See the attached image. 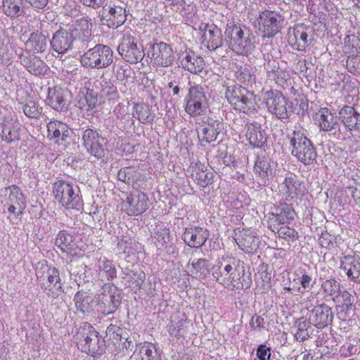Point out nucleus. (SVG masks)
Instances as JSON below:
<instances>
[{"label": "nucleus", "mask_w": 360, "mask_h": 360, "mask_svg": "<svg viewBox=\"0 0 360 360\" xmlns=\"http://www.w3.org/2000/svg\"><path fill=\"white\" fill-rule=\"evenodd\" d=\"M212 276L218 283L230 290L248 288L252 283L250 277L245 276L243 262L229 255L217 259L212 267Z\"/></svg>", "instance_id": "1"}, {"label": "nucleus", "mask_w": 360, "mask_h": 360, "mask_svg": "<svg viewBox=\"0 0 360 360\" xmlns=\"http://www.w3.org/2000/svg\"><path fill=\"white\" fill-rule=\"evenodd\" d=\"M36 276L49 296L56 298L62 293L60 278L56 267L48 266L45 261L39 262L36 266Z\"/></svg>", "instance_id": "2"}, {"label": "nucleus", "mask_w": 360, "mask_h": 360, "mask_svg": "<svg viewBox=\"0 0 360 360\" xmlns=\"http://www.w3.org/2000/svg\"><path fill=\"white\" fill-rule=\"evenodd\" d=\"M117 50L124 60L132 64L141 61L145 56L142 44L139 41L135 33L131 30L123 32Z\"/></svg>", "instance_id": "3"}, {"label": "nucleus", "mask_w": 360, "mask_h": 360, "mask_svg": "<svg viewBox=\"0 0 360 360\" xmlns=\"http://www.w3.org/2000/svg\"><path fill=\"white\" fill-rule=\"evenodd\" d=\"M292 154L304 165L313 163L316 159V152L311 142L301 131H294L289 136Z\"/></svg>", "instance_id": "4"}, {"label": "nucleus", "mask_w": 360, "mask_h": 360, "mask_svg": "<svg viewBox=\"0 0 360 360\" xmlns=\"http://www.w3.org/2000/svg\"><path fill=\"white\" fill-rule=\"evenodd\" d=\"M225 96L229 103L240 112L247 113L256 108L255 94L240 85L228 86Z\"/></svg>", "instance_id": "5"}, {"label": "nucleus", "mask_w": 360, "mask_h": 360, "mask_svg": "<svg viewBox=\"0 0 360 360\" xmlns=\"http://www.w3.org/2000/svg\"><path fill=\"white\" fill-rule=\"evenodd\" d=\"M225 36L230 48L238 54H246L252 49L249 30L245 27L231 22L227 25Z\"/></svg>", "instance_id": "6"}, {"label": "nucleus", "mask_w": 360, "mask_h": 360, "mask_svg": "<svg viewBox=\"0 0 360 360\" xmlns=\"http://www.w3.org/2000/svg\"><path fill=\"white\" fill-rule=\"evenodd\" d=\"M113 61V52L105 45L98 44L86 51L81 56L82 65L88 68L102 69L108 67Z\"/></svg>", "instance_id": "7"}, {"label": "nucleus", "mask_w": 360, "mask_h": 360, "mask_svg": "<svg viewBox=\"0 0 360 360\" xmlns=\"http://www.w3.org/2000/svg\"><path fill=\"white\" fill-rule=\"evenodd\" d=\"M0 201L8 207V218L11 220L17 219L26 207L25 197L21 190L15 186L1 188Z\"/></svg>", "instance_id": "8"}, {"label": "nucleus", "mask_w": 360, "mask_h": 360, "mask_svg": "<svg viewBox=\"0 0 360 360\" xmlns=\"http://www.w3.org/2000/svg\"><path fill=\"white\" fill-rule=\"evenodd\" d=\"M79 192V188L69 181L60 180L53 185L55 199L67 209H74L79 205L80 202Z\"/></svg>", "instance_id": "9"}, {"label": "nucleus", "mask_w": 360, "mask_h": 360, "mask_svg": "<svg viewBox=\"0 0 360 360\" xmlns=\"http://www.w3.org/2000/svg\"><path fill=\"white\" fill-rule=\"evenodd\" d=\"M97 311L103 314H110L116 311L120 300L114 285L105 284L94 297Z\"/></svg>", "instance_id": "10"}, {"label": "nucleus", "mask_w": 360, "mask_h": 360, "mask_svg": "<svg viewBox=\"0 0 360 360\" xmlns=\"http://www.w3.org/2000/svg\"><path fill=\"white\" fill-rule=\"evenodd\" d=\"M283 18L278 13L264 11L255 21V26L264 37H273L281 30Z\"/></svg>", "instance_id": "11"}, {"label": "nucleus", "mask_w": 360, "mask_h": 360, "mask_svg": "<svg viewBox=\"0 0 360 360\" xmlns=\"http://www.w3.org/2000/svg\"><path fill=\"white\" fill-rule=\"evenodd\" d=\"M263 100L268 110L278 118L286 119L288 117L287 101L280 92L267 91L264 94Z\"/></svg>", "instance_id": "12"}, {"label": "nucleus", "mask_w": 360, "mask_h": 360, "mask_svg": "<svg viewBox=\"0 0 360 360\" xmlns=\"http://www.w3.org/2000/svg\"><path fill=\"white\" fill-rule=\"evenodd\" d=\"M81 334L84 336L82 350L91 356L101 354L104 352L103 340L90 325H85Z\"/></svg>", "instance_id": "13"}, {"label": "nucleus", "mask_w": 360, "mask_h": 360, "mask_svg": "<svg viewBox=\"0 0 360 360\" xmlns=\"http://www.w3.org/2000/svg\"><path fill=\"white\" fill-rule=\"evenodd\" d=\"M312 30L309 27L304 25H297L290 28L288 32V42L297 51L304 50L310 45Z\"/></svg>", "instance_id": "14"}, {"label": "nucleus", "mask_w": 360, "mask_h": 360, "mask_svg": "<svg viewBox=\"0 0 360 360\" xmlns=\"http://www.w3.org/2000/svg\"><path fill=\"white\" fill-rule=\"evenodd\" d=\"M150 200L142 192L136 191L127 197L122 208L128 215L138 216L145 212L149 207Z\"/></svg>", "instance_id": "15"}, {"label": "nucleus", "mask_w": 360, "mask_h": 360, "mask_svg": "<svg viewBox=\"0 0 360 360\" xmlns=\"http://www.w3.org/2000/svg\"><path fill=\"white\" fill-rule=\"evenodd\" d=\"M148 56L151 61L161 67H168L174 61V56L171 46L165 42L155 43L152 45Z\"/></svg>", "instance_id": "16"}, {"label": "nucleus", "mask_w": 360, "mask_h": 360, "mask_svg": "<svg viewBox=\"0 0 360 360\" xmlns=\"http://www.w3.org/2000/svg\"><path fill=\"white\" fill-rule=\"evenodd\" d=\"M234 239L238 247L248 254L257 252L260 243V239L257 233L250 229H237Z\"/></svg>", "instance_id": "17"}, {"label": "nucleus", "mask_w": 360, "mask_h": 360, "mask_svg": "<svg viewBox=\"0 0 360 360\" xmlns=\"http://www.w3.org/2000/svg\"><path fill=\"white\" fill-rule=\"evenodd\" d=\"M101 19L105 21L108 27H118L126 20V10L121 6L112 3L103 4V10L100 12Z\"/></svg>", "instance_id": "18"}, {"label": "nucleus", "mask_w": 360, "mask_h": 360, "mask_svg": "<svg viewBox=\"0 0 360 360\" xmlns=\"http://www.w3.org/2000/svg\"><path fill=\"white\" fill-rule=\"evenodd\" d=\"M199 30L202 33L201 44L207 49L213 51L221 46V32L216 25L202 23Z\"/></svg>", "instance_id": "19"}, {"label": "nucleus", "mask_w": 360, "mask_h": 360, "mask_svg": "<svg viewBox=\"0 0 360 360\" xmlns=\"http://www.w3.org/2000/svg\"><path fill=\"white\" fill-rule=\"evenodd\" d=\"M295 212L285 203L275 206L269 214L268 224L271 230H275L280 225L288 224L293 219Z\"/></svg>", "instance_id": "20"}, {"label": "nucleus", "mask_w": 360, "mask_h": 360, "mask_svg": "<svg viewBox=\"0 0 360 360\" xmlns=\"http://www.w3.org/2000/svg\"><path fill=\"white\" fill-rule=\"evenodd\" d=\"M340 269L348 278L360 283V256L356 254L345 255L340 259Z\"/></svg>", "instance_id": "21"}, {"label": "nucleus", "mask_w": 360, "mask_h": 360, "mask_svg": "<svg viewBox=\"0 0 360 360\" xmlns=\"http://www.w3.org/2000/svg\"><path fill=\"white\" fill-rule=\"evenodd\" d=\"M209 233L207 229L200 226H191L185 229L182 238L185 243L191 248H198L207 241Z\"/></svg>", "instance_id": "22"}, {"label": "nucleus", "mask_w": 360, "mask_h": 360, "mask_svg": "<svg viewBox=\"0 0 360 360\" xmlns=\"http://www.w3.org/2000/svg\"><path fill=\"white\" fill-rule=\"evenodd\" d=\"M333 317L331 308L323 304L315 307L309 311L308 319L315 327L322 328L332 322Z\"/></svg>", "instance_id": "23"}, {"label": "nucleus", "mask_w": 360, "mask_h": 360, "mask_svg": "<svg viewBox=\"0 0 360 360\" xmlns=\"http://www.w3.org/2000/svg\"><path fill=\"white\" fill-rule=\"evenodd\" d=\"M72 36L64 29L56 31L51 40V46L54 51L58 54H65L71 50L73 46Z\"/></svg>", "instance_id": "24"}, {"label": "nucleus", "mask_w": 360, "mask_h": 360, "mask_svg": "<svg viewBox=\"0 0 360 360\" xmlns=\"http://www.w3.org/2000/svg\"><path fill=\"white\" fill-rule=\"evenodd\" d=\"M20 131V124L11 118H5L0 125L1 136L8 143L18 141Z\"/></svg>", "instance_id": "25"}, {"label": "nucleus", "mask_w": 360, "mask_h": 360, "mask_svg": "<svg viewBox=\"0 0 360 360\" xmlns=\"http://www.w3.org/2000/svg\"><path fill=\"white\" fill-rule=\"evenodd\" d=\"M55 244L63 252L71 256L78 255L80 252L76 237L65 231H60L56 238Z\"/></svg>", "instance_id": "26"}, {"label": "nucleus", "mask_w": 360, "mask_h": 360, "mask_svg": "<svg viewBox=\"0 0 360 360\" xmlns=\"http://www.w3.org/2000/svg\"><path fill=\"white\" fill-rule=\"evenodd\" d=\"M91 23L85 18H81L75 22L70 28L69 34L72 36L73 41L78 40L82 42L87 41L91 36Z\"/></svg>", "instance_id": "27"}, {"label": "nucleus", "mask_w": 360, "mask_h": 360, "mask_svg": "<svg viewBox=\"0 0 360 360\" xmlns=\"http://www.w3.org/2000/svg\"><path fill=\"white\" fill-rule=\"evenodd\" d=\"M100 137L97 131L93 129H86L83 132V145L87 151L95 157H101L103 153Z\"/></svg>", "instance_id": "28"}, {"label": "nucleus", "mask_w": 360, "mask_h": 360, "mask_svg": "<svg viewBox=\"0 0 360 360\" xmlns=\"http://www.w3.org/2000/svg\"><path fill=\"white\" fill-rule=\"evenodd\" d=\"M180 60L182 67L191 73H198L201 72L204 68V60L202 58L197 56L191 51H185L180 56Z\"/></svg>", "instance_id": "29"}, {"label": "nucleus", "mask_w": 360, "mask_h": 360, "mask_svg": "<svg viewBox=\"0 0 360 360\" xmlns=\"http://www.w3.org/2000/svg\"><path fill=\"white\" fill-rule=\"evenodd\" d=\"M280 192L287 200H297L302 194L301 184L292 176L285 177L280 185Z\"/></svg>", "instance_id": "30"}, {"label": "nucleus", "mask_w": 360, "mask_h": 360, "mask_svg": "<svg viewBox=\"0 0 360 360\" xmlns=\"http://www.w3.org/2000/svg\"><path fill=\"white\" fill-rule=\"evenodd\" d=\"M222 129L223 124L221 122L211 120L202 127L200 132H198V136L202 138V141L210 143L217 139Z\"/></svg>", "instance_id": "31"}, {"label": "nucleus", "mask_w": 360, "mask_h": 360, "mask_svg": "<svg viewBox=\"0 0 360 360\" xmlns=\"http://www.w3.org/2000/svg\"><path fill=\"white\" fill-rule=\"evenodd\" d=\"M67 92L60 87L49 89L47 96L48 104L54 110L61 111L67 108L65 96Z\"/></svg>", "instance_id": "32"}, {"label": "nucleus", "mask_w": 360, "mask_h": 360, "mask_svg": "<svg viewBox=\"0 0 360 360\" xmlns=\"http://www.w3.org/2000/svg\"><path fill=\"white\" fill-rule=\"evenodd\" d=\"M345 126L350 131L358 129L360 125V114L351 106H345L339 112Z\"/></svg>", "instance_id": "33"}, {"label": "nucleus", "mask_w": 360, "mask_h": 360, "mask_svg": "<svg viewBox=\"0 0 360 360\" xmlns=\"http://www.w3.org/2000/svg\"><path fill=\"white\" fill-rule=\"evenodd\" d=\"M47 136L58 143L60 140L63 141L68 136L70 129L67 124L58 120L50 121L47 124Z\"/></svg>", "instance_id": "34"}, {"label": "nucleus", "mask_w": 360, "mask_h": 360, "mask_svg": "<svg viewBox=\"0 0 360 360\" xmlns=\"http://www.w3.org/2000/svg\"><path fill=\"white\" fill-rule=\"evenodd\" d=\"M316 120L319 122V127L325 131L335 129L338 122L331 112L326 108H321L316 113Z\"/></svg>", "instance_id": "35"}, {"label": "nucleus", "mask_w": 360, "mask_h": 360, "mask_svg": "<svg viewBox=\"0 0 360 360\" xmlns=\"http://www.w3.org/2000/svg\"><path fill=\"white\" fill-rule=\"evenodd\" d=\"M245 136L250 143L254 147H260L266 141L264 131L261 126L256 123H250L246 126Z\"/></svg>", "instance_id": "36"}, {"label": "nucleus", "mask_w": 360, "mask_h": 360, "mask_svg": "<svg viewBox=\"0 0 360 360\" xmlns=\"http://www.w3.org/2000/svg\"><path fill=\"white\" fill-rule=\"evenodd\" d=\"M27 49L33 53H42L47 46L46 37L41 32H34L30 34L25 43Z\"/></svg>", "instance_id": "37"}, {"label": "nucleus", "mask_w": 360, "mask_h": 360, "mask_svg": "<svg viewBox=\"0 0 360 360\" xmlns=\"http://www.w3.org/2000/svg\"><path fill=\"white\" fill-rule=\"evenodd\" d=\"M132 115L141 123L152 122L155 118V114L152 112L151 107L144 103L134 105Z\"/></svg>", "instance_id": "38"}, {"label": "nucleus", "mask_w": 360, "mask_h": 360, "mask_svg": "<svg viewBox=\"0 0 360 360\" xmlns=\"http://www.w3.org/2000/svg\"><path fill=\"white\" fill-rule=\"evenodd\" d=\"M254 171L260 177V185H266L272 176V169L269 160L264 158H258L255 162Z\"/></svg>", "instance_id": "39"}, {"label": "nucleus", "mask_w": 360, "mask_h": 360, "mask_svg": "<svg viewBox=\"0 0 360 360\" xmlns=\"http://www.w3.org/2000/svg\"><path fill=\"white\" fill-rule=\"evenodd\" d=\"M75 307L77 310L82 313L89 312L94 303V298L93 295L88 292L79 291L74 297Z\"/></svg>", "instance_id": "40"}, {"label": "nucleus", "mask_w": 360, "mask_h": 360, "mask_svg": "<svg viewBox=\"0 0 360 360\" xmlns=\"http://www.w3.org/2000/svg\"><path fill=\"white\" fill-rule=\"evenodd\" d=\"M22 63L30 73L37 76L44 75L48 70L44 62L35 56H30L29 58H23Z\"/></svg>", "instance_id": "41"}, {"label": "nucleus", "mask_w": 360, "mask_h": 360, "mask_svg": "<svg viewBox=\"0 0 360 360\" xmlns=\"http://www.w3.org/2000/svg\"><path fill=\"white\" fill-rule=\"evenodd\" d=\"M208 261L205 259H193L186 266L188 272L195 278H203L208 272Z\"/></svg>", "instance_id": "42"}, {"label": "nucleus", "mask_w": 360, "mask_h": 360, "mask_svg": "<svg viewBox=\"0 0 360 360\" xmlns=\"http://www.w3.org/2000/svg\"><path fill=\"white\" fill-rule=\"evenodd\" d=\"M268 63L266 71L269 79L274 80L278 85L283 86L290 79V74L285 70L281 69L275 61L273 62L272 68L269 70Z\"/></svg>", "instance_id": "43"}, {"label": "nucleus", "mask_w": 360, "mask_h": 360, "mask_svg": "<svg viewBox=\"0 0 360 360\" xmlns=\"http://www.w3.org/2000/svg\"><path fill=\"white\" fill-rule=\"evenodd\" d=\"M188 94L185 101H198L202 103H207V98L202 86L194 82H189Z\"/></svg>", "instance_id": "44"}, {"label": "nucleus", "mask_w": 360, "mask_h": 360, "mask_svg": "<svg viewBox=\"0 0 360 360\" xmlns=\"http://www.w3.org/2000/svg\"><path fill=\"white\" fill-rule=\"evenodd\" d=\"M3 10L10 17H18L23 13L22 0H4Z\"/></svg>", "instance_id": "45"}, {"label": "nucleus", "mask_w": 360, "mask_h": 360, "mask_svg": "<svg viewBox=\"0 0 360 360\" xmlns=\"http://www.w3.org/2000/svg\"><path fill=\"white\" fill-rule=\"evenodd\" d=\"M134 355L137 356L141 360H160L155 347L148 342L139 346V352L134 353Z\"/></svg>", "instance_id": "46"}, {"label": "nucleus", "mask_w": 360, "mask_h": 360, "mask_svg": "<svg viewBox=\"0 0 360 360\" xmlns=\"http://www.w3.org/2000/svg\"><path fill=\"white\" fill-rule=\"evenodd\" d=\"M311 323L304 317L298 319L295 324V337L299 341H304L309 337L308 328Z\"/></svg>", "instance_id": "47"}, {"label": "nucleus", "mask_w": 360, "mask_h": 360, "mask_svg": "<svg viewBox=\"0 0 360 360\" xmlns=\"http://www.w3.org/2000/svg\"><path fill=\"white\" fill-rule=\"evenodd\" d=\"M117 271L112 262L104 259L103 266L99 267L98 277L102 281L110 280L116 277Z\"/></svg>", "instance_id": "48"}, {"label": "nucleus", "mask_w": 360, "mask_h": 360, "mask_svg": "<svg viewBox=\"0 0 360 360\" xmlns=\"http://www.w3.org/2000/svg\"><path fill=\"white\" fill-rule=\"evenodd\" d=\"M185 101V111L191 117L200 115L207 108V103L191 101Z\"/></svg>", "instance_id": "49"}, {"label": "nucleus", "mask_w": 360, "mask_h": 360, "mask_svg": "<svg viewBox=\"0 0 360 360\" xmlns=\"http://www.w3.org/2000/svg\"><path fill=\"white\" fill-rule=\"evenodd\" d=\"M97 102V97L94 95L92 91H87L86 93L82 95L79 100L80 108L86 111L96 108Z\"/></svg>", "instance_id": "50"}, {"label": "nucleus", "mask_w": 360, "mask_h": 360, "mask_svg": "<svg viewBox=\"0 0 360 360\" xmlns=\"http://www.w3.org/2000/svg\"><path fill=\"white\" fill-rule=\"evenodd\" d=\"M235 75L238 82L249 85L254 83L255 76L252 73L250 68L247 67H240L235 72Z\"/></svg>", "instance_id": "51"}, {"label": "nucleus", "mask_w": 360, "mask_h": 360, "mask_svg": "<svg viewBox=\"0 0 360 360\" xmlns=\"http://www.w3.org/2000/svg\"><path fill=\"white\" fill-rule=\"evenodd\" d=\"M117 176L121 181L130 184L137 179V172L133 168H123L118 172Z\"/></svg>", "instance_id": "52"}, {"label": "nucleus", "mask_w": 360, "mask_h": 360, "mask_svg": "<svg viewBox=\"0 0 360 360\" xmlns=\"http://www.w3.org/2000/svg\"><path fill=\"white\" fill-rule=\"evenodd\" d=\"M339 306L348 309L354 302V297L347 291L341 292L340 294L335 295L333 298Z\"/></svg>", "instance_id": "53"}, {"label": "nucleus", "mask_w": 360, "mask_h": 360, "mask_svg": "<svg viewBox=\"0 0 360 360\" xmlns=\"http://www.w3.org/2000/svg\"><path fill=\"white\" fill-rule=\"evenodd\" d=\"M326 296H334L340 290V284L335 279H329L324 281L321 285Z\"/></svg>", "instance_id": "54"}, {"label": "nucleus", "mask_w": 360, "mask_h": 360, "mask_svg": "<svg viewBox=\"0 0 360 360\" xmlns=\"http://www.w3.org/2000/svg\"><path fill=\"white\" fill-rule=\"evenodd\" d=\"M212 174L203 170L202 167H197L195 169V178L198 180L201 186H205L211 183Z\"/></svg>", "instance_id": "55"}, {"label": "nucleus", "mask_w": 360, "mask_h": 360, "mask_svg": "<svg viewBox=\"0 0 360 360\" xmlns=\"http://www.w3.org/2000/svg\"><path fill=\"white\" fill-rule=\"evenodd\" d=\"M155 234L158 246L163 247L169 241L170 231L166 227H160Z\"/></svg>", "instance_id": "56"}, {"label": "nucleus", "mask_w": 360, "mask_h": 360, "mask_svg": "<svg viewBox=\"0 0 360 360\" xmlns=\"http://www.w3.org/2000/svg\"><path fill=\"white\" fill-rule=\"evenodd\" d=\"M272 231L276 232L279 237L282 238L295 240L297 238V232L290 227L278 226L276 229Z\"/></svg>", "instance_id": "57"}, {"label": "nucleus", "mask_w": 360, "mask_h": 360, "mask_svg": "<svg viewBox=\"0 0 360 360\" xmlns=\"http://www.w3.org/2000/svg\"><path fill=\"white\" fill-rule=\"evenodd\" d=\"M345 52L349 54L350 56H356L360 53V40L354 37H352V42L345 46Z\"/></svg>", "instance_id": "58"}, {"label": "nucleus", "mask_w": 360, "mask_h": 360, "mask_svg": "<svg viewBox=\"0 0 360 360\" xmlns=\"http://www.w3.org/2000/svg\"><path fill=\"white\" fill-rule=\"evenodd\" d=\"M23 112L29 117H37L41 112L37 105L33 101H30L23 106Z\"/></svg>", "instance_id": "59"}, {"label": "nucleus", "mask_w": 360, "mask_h": 360, "mask_svg": "<svg viewBox=\"0 0 360 360\" xmlns=\"http://www.w3.org/2000/svg\"><path fill=\"white\" fill-rule=\"evenodd\" d=\"M132 244V240L130 238L123 236L122 238L119 239L117 243V248L120 251L122 252H130L131 245Z\"/></svg>", "instance_id": "60"}, {"label": "nucleus", "mask_w": 360, "mask_h": 360, "mask_svg": "<svg viewBox=\"0 0 360 360\" xmlns=\"http://www.w3.org/2000/svg\"><path fill=\"white\" fill-rule=\"evenodd\" d=\"M257 356L259 360H269L271 356L270 349L266 345H260L257 350Z\"/></svg>", "instance_id": "61"}, {"label": "nucleus", "mask_w": 360, "mask_h": 360, "mask_svg": "<svg viewBox=\"0 0 360 360\" xmlns=\"http://www.w3.org/2000/svg\"><path fill=\"white\" fill-rule=\"evenodd\" d=\"M32 7L38 9H42L46 7L49 0H25Z\"/></svg>", "instance_id": "62"}, {"label": "nucleus", "mask_w": 360, "mask_h": 360, "mask_svg": "<svg viewBox=\"0 0 360 360\" xmlns=\"http://www.w3.org/2000/svg\"><path fill=\"white\" fill-rule=\"evenodd\" d=\"M127 69H124V67H119L116 70V77L118 80L124 81L127 79L129 75L127 74Z\"/></svg>", "instance_id": "63"}, {"label": "nucleus", "mask_w": 360, "mask_h": 360, "mask_svg": "<svg viewBox=\"0 0 360 360\" xmlns=\"http://www.w3.org/2000/svg\"><path fill=\"white\" fill-rule=\"evenodd\" d=\"M81 1L86 6L97 8L103 6L105 0H81Z\"/></svg>", "instance_id": "64"}]
</instances>
